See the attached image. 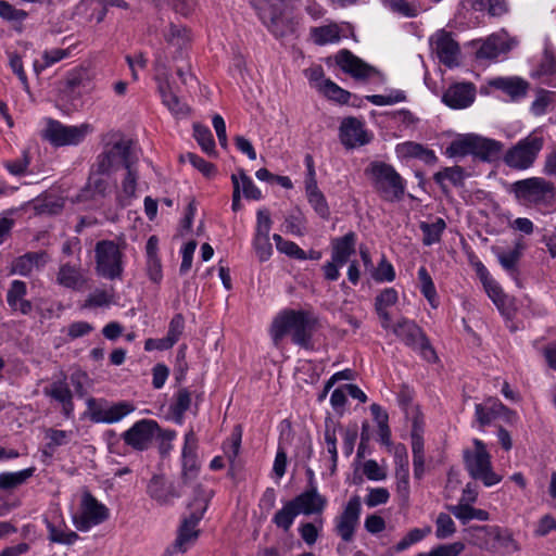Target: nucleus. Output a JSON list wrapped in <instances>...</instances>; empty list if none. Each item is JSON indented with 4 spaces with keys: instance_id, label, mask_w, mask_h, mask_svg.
Returning <instances> with one entry per match:
<instances>
[{
    "instance_id": "f257e3e1",
    "label": "nucleus",
    "mask_w": 556,
    "mask_h": 556,
    "mask_svg": "<svg viewBox=\"0 0 556 556\" xmlns=\"http://www.w3.org/2000/svg\"><path fill=\"white\" fill-rule=\"evenodd\" d=\"M316 324V317L307 311L283 309L274 318L269 332L275 346L291 334L294 344L309 349Z\"/></svg>"
},
{
    "instance_id": "f03ea898",
    "label": "nucleus",
    "mask_w": 556,
    "mask_h": 556,
    "mask_svg": "<svg viewBox=\"0 0 556 556\" xmlns=\"http://www.w3.org/2000/svg\"><path fill=\"white\" fill-rule=\"evenodd\" d=\"M507 191L525 207H546L555 200V185L543 177H529L509 185Z\"/></svg>"
},
{
    "instance_id": "7ed1b4c3",
    "label": "nucleus",
    "mask_w": 556,
    "mask_h": 556,
    "mask_svg": "<svg viewBox=\"0 0 556 556\" xmlns=\"http://www.w3.org/2000/svg\"><path fill=\"white\" fill-rule=\"evenodd\" d=\"M378 195L387 202H399L405 194L406 185L395 168L384 162H371L365 169Z\"/></svg>"
},
{
    "instance_id": "20e7f679",
    "label": "nucleus",
    "mask_w": 556,
    "mask_h": 556,
    "mask_svg": "<svg viewBox=\"0 0 556 556\" xmlns=\"http://www.w3.org/2000/svg\"><path fill=\"white\" fill-rule=\"evenodd\" d=\"M124 247L113 240H100L94 247L96 274L108 280H121L124 274Z\"/></svg>"
},
{
    "instance_id": "39448f33",
    "label": "nucleus",
    "mask_w": 556,
    "mask_h": 556,
    "mask_svg": "<svg viewBox=\"0 0 556 556\" xmlns=\"http://www.w3.org/2000/svg\"><path fill=\"white\" fill-rule=\"evenodd\" d=\"M544 147V138L534 132L520 139L503 155L504 163L513 169L526 170L533 166Z\"/></svg>"
},
{
    "instance_id": "423d86ee",
    "label": "nucleus",
    "mask_w": 556,
    "mask_h": 556,
    "mask_svg": "<svg viewBox=\"0 0 556 556\" xmlns=\"http://www.w3.org/2000/svg\"><path fill=\"white\" fill-rule=\"evenodd\" d=\"M137 161L132 141L122 137L114 143L108 144L105 150L97 156L94 164L101 173L112 174L119 167L135 166Z\"/></svg>"
},
{
    "instance_id": "0eeeda50",
    "label": "nucleus",
    "mask_w": 556,
    "mask_h": 556,
    "mask_svg": "<svg viewBox=\"0 0 556 556\" xmlns=\"http://www.w3.org/2000/svg\"><path fill=\"white\" fill-rule=\"evenodd\" d=\"M475 451H466L464 454L465 465L469 475L481 480L485 486H492L501 481V476L492 470L491 456L485 445L479 439L473 440Z\"/></svg>"
},
{
    "instance_id": "6e6552de",
    "label": "nucleus",
    "mask_w": 556,
    "mask_h": 556,
    "mask_svg": "<svg viewBox=\"0 0 556 556\" xmlns=\"http://www.w3.org/2000/svg\"><path fill=\"white\" fill-rule=\"evenodd\" d=\"M393 333L408 348L418 351L428 362H435L437 354L424 330L413 320L401 318L392 327Z\"/></svg>"
},
{
    "instance_id": "1a4fd4ad",
    "label": "nucleus",
    "mask_w": 556,
    "mask_h": 556,
    "mask_svg": "<svg viewBox=\"0 0 556 556\" xmlns=\"http://www.w3.org/2000/svg\"><path fill=\"white\" fill-rule=\"evenodd\" d=\"M90 132L92 127L87 123L67 126L59 121L49 119L42 136L52 146L64 147L79 144Z\"/></svg>"
},
{
    "instance_id": "9d476101",
    "label": "nucleus",
    "mask_w": 556,
    "mask_h": 556,
    "mask_svg": "<svg viewBox=\"0 0 556 556\" xmlns=\"http://www.w3.org/2000/svg\"><path fill=\"white\" fill-rule=\"evenodd\" d=\"M362 501L358 495L352 496L343 506L342 511L333 519V532L343 542L351 543L359 525Z\"/></svg>"
},
{
    "instance_id": "9b49d317",
    "label": "nucleus",
    "mask_w": 556,
    "mask_h": 556,
    "mask_svg": "<svg viewBox=\"0 0 556 556\" xmlns=\"http://www.w3.org/2000/svg\"><path fill=\"white\" fill-rule=\"evenodd\" d=\"M334 59L337 65L355 80L368 81L372 79H383L379 70L366 63L348 49L340 50Z\"/></svg>"
},
{
    "instance_id": "f8f14e48",
    "label": "nucleus",
    "mask_w": 556,
    "mask_h": 556,
    "mask_svg": "<svg viewBox=\"0 0 556 556\" xmlns=\"http://www.w3.org/2000/svg\"><path fill=\"white\" fill-rule=\"evenodd\" d=\"M161 428L153 419H141L135 422L126 430L122 438L126 445L136 451H146L152 443L154 438L160 434Z\"/></svg>"
},
{
    "instance_id": "ddd939ff",
    "label": "nucleus",
    "mask_w": 556,
    "mask_h": 556,
    "mask_svg": "<svg viewBox=\"0 0 556 556\" xmlns=\"http://www.w3.org/2000/svg\"><path fill=\"white\" fill-rule=\"evenodd\" d=\"M87 408L90 419L93 422L114 424L130 414L135 407L128 402H118L109 405L106 402H99L94 397L87 400Z\"/></svg>"
},
{
    "instance_id": "4468645a",
    "label": "nucleus",
    "mask_w": 556,
    "mask_h": 556,
    "mask_svg": "<svg viewBox=\"0 0 556 556\" xmlns=\"http://www.w3.org/2000/svg\"><path fill=\"white\" fill-rule=\"evenodd\" d=\"M432 51L441 63L447 67L457 66L459 63L460 48L452 34L440 29L430 38Z\"/></svg>"
},
{
    "instance_id": "2eb2a0df",
    "label": "nucleus",
    "mask_w": 556,
    "mask_h": 556,
    "mask_svg": "<svg viewBox=\"0 0 556 556\" xmlns=\"http://www.w3.org/2000/svg\"><path fill=\"white\" fill-rule=\"evenodd\" d=\"M108 517L109 509L90 493H85L81 498V513L78 518H75V525L78 530L87 531L105 521Z\"/></svg>"
},
{
    "instance_id": "dca6fc26",
    "label": "nucleus",
    "mask_w": 556,
    "mask_h": 556,
    "mask_svg": "<svg viewBox=\"0 0 556 556\" xmlns=\"http://www.w3.org/2000/svg\"><path fill=\"white\" fill-rule=\"evenodd\" d=\"M206 511L205 500L201 502L198 510L190 511L189 516L182 520L179 527L178 535L174 544V548L178 552H186L198 539V523Z\"/></svg>"
},
{
    "instance_id": "f3484780",
    "label": "nucleus",
    "mask_w": 556,
    "mask_h": 556,
    "mask_svg": "<svg viewBox=\"0 0 556 556\" xmlns=\"http://www.w3.org/2000/svg\"><path fill=\"white\" fill-rule=\"evenodd\" d=\"M147 493L151 500L161 506H170L175 500L181 496L178 485L163 475H154L150 479Z\"/></svg>"
},
{
    "instance_id": "a211bd4d",
    "label": "nucleus",
    "mask_w": 556,
    "mask_h": 556,
    "mask_svg": "<svg viewBox=\"0 0 556 556\" xmlns=\"http://www.w3.org/2000/svg\"><path fill=\"white\" fill-rule=\"evenodd\" d=\"M339 138L346 149H355L369 143L372 139L362 121L356 117L344 118L339 128Z\"/></svg>"
},
{
    "instance_id": "6ab92c4d",
    "label": "nucleus",
    "mask_w": 556,
    "mask_h": 556,
    "mask_svg": "<svg viewBox=\"0 0 556 556\" xmlns=\"http://www.w3.org/2000/svg\"><path fill=\"white\" fill-rule=\"evenodd\" d=\"M197 448L198 443L194 432H187L181 453V479L185 485L192 484L199 475Z\"/></svg>"
},
{
    "instance_id": "aec40b11",
    "label": "nucleus",
    "mask_w": 556,
    "mask_h": 556,
    "mask_svg": "<svg viewBox=\"0 0 556 556\" xmlns=\"http://www.w3.org/2000/svg\"><path fill=\"white\" fill-rule=\"evenodd\" d=\"M110 175L111 173H101L94 164L91 168L88 181L79 194L80 199L87 201L108 197L114 188L109 180Z\"/></svg>"
},
{
    "instance_id": "412c9836",
    "label": "nucleus",
    "mask_w": 556,
    "mask_h": 556,
    "mask_svg": "<svg viewBox=\"0 0 556 556\" xmlns=\"http://www.w3.org/2000/svg\"><path fill=\"white\" fill-rule=\"evenodd\" d=\"M476 99V86L472 83H456L450 86L442 96L448 108L462 110L470 106Z\"/></svg>"
},
{
    "instance_id": "4be33fe9",
    "label": "nucleus",
    "mask_w": 556,
    "mask_h": 556,
    "mask_svg": "<svg viewBox=\"0 0 556 556\" xmlns=\"http://www.w3.org/2000/svg\"><path fill=\"white\" fill-rule=\"evenodd\" d=\"M299 514L303 515H320L326 505L327 498L318 493L317 488H308L293 500H291Z\"/></svg>"
},
{
    "instance_id": "5701e85b",
    "label": "nucleus",
    "mask_w": 556,
    "mask_h": 556,
    "mask_svg": "<svg viewBox=\"0 0 556 556\" xmlns=\"http://www.w3.org/2000/svg\"><path fill=\"white\" fill-rule=\"evenodd\" d=\"M157 81V90L162 98L163 104L175 116H187L189 113L188 106L172 91L169 84V76L167 73L157 74L155 77Z\"/></svg>"
},
{
    "instance_id": "b1692460",
    "label": "nucleus",
    "mask_w": 556,
    "mask_h": 556,
    "mask_svg": "<svg viewBox=\"0 0 556 556\" xmlns=\"http://www.w3.org/2000/svg\"><path fill=\"white\" fill-rule=\"evenodd\" d=\"M257 15L262 23L276 37H283L291 31L290 24L283 18L278 8L274 5L257 7Z\"/></svg>"
},
{
    "instance_id": "393cba45",
    "label": "nucleus",
    "mask_w": 556,
    "mask_h": 556,
    "mask_svg": "<svg viewBox=\"0 0 556 556\" xmlns=\"http://www.w3.org/2000/svg\"><path fill=\"white\" fill-rule=\"evenodd\" d=\"M43 394L59 402L62 406V413L65 418L73 417L74 402L73 393L66 382V378L53 381L49 387L43 389Z\"/></svg>"
},
{
    "instance_id": "a878e982",
    "label": "nucleus",
    "mask_w": 556,
    "mask_h": 556,
    "mask_svg": "<svg viewBox=\"0 0 556 556\" xmlns=\"http://www.w3.org/2000/svg\"><path fill=\"white\" fill-rule=\"evenodd\" d=\"M357 236L354 231H349L342 237L331 240V258L342 265H345L352 255L356 252Z\"/></svg>"
},
{
    "instance_id": "bb28decb",
    "label": "nucleus",
    "mask_w": 556,
    "mask_h": 556,
    "mask_svg": "<svg viewBox=\"0 0 556 556\" xmlns=\"http://www.w3.org/2000/svg\"><path fill=\"white\" fill-rule=\"evenodd\" d=\"M397 301L399 294L394 288H386L376 296L375 311L383 329L391 328V316L388 308L395 305Z\"/></svg>"
},
{
    "instance_id": "cd10ccee",
    "label": "nucleus",
    "mask_w": 556,
    "mask_h": 556,
    "mask_svg": "<svg viewBox=\"0 0 556 556\" xmlns=\"http://www.w3.org/2000/svg\"><path fill=\"white\" fill-rule=\"evenodd\" d=\"M504 144L495 139L476 135L473 156L483 162H494L503 154Z\"/></svg>"
},
{
    "instance_id": "c85d7f7f",
    "label": "nucleus",
    "mask_w": 556,
    "mask_h": 556,
    "mask_svg": "<svg viewBox=\"0 0 556 556\" xmlns=\"http://www.w3.org/2000/svg\"><path fill=\"white\" fill-rule=\"evenodd\" d=\"M490 85L497 90L503 91L513 100L520 99L527 94L529 84L519 77H497Z\"/></svg>"
},
{
    "instance_id": "c756f323",
    "label": "nucleus",
    "mask_w": 556,
    "mask_h": 556,
    "mask_svg": "<svg viewBox=\"0 0 556 556\" xmlns=\"http://www.w3.org/2000/svg\"><path fill=\"white\" fill-rule=\"evenodd\" d=\"M26 283L22 280H13L7 293V302L14 311H20L22 314L27 315L30 313L33 305L28 300H25Z\"/></svg>"
},
{
    "instance_id": "7c9ffc66",
    "label": "nucleus",
    "mask_w": 556,
    "mask_h": 556,
    "mask_svg": "<svg viewBox=\"0 0 556 556\" xmlns=\"http://www.w3.org/2000/svg\"><path fill=\"white\" fill-rule=\"evenodd\" d=\"M56 281L70 289H80L86 283L80 265L63 264L60 266Z\"/></svg>"
},
{
    "instance_id": "2f4dec72",
    "label": "nucleus",
    "mask_w": 556,
    "mask_h": 556,
    "mask_svg": "<svg viewBox=\"0 0 556 556\" xmlns=\"http://www.w3.org/2000/svg\"><path fill=\"white\" fill-rule=\"evenodd\" d=\"M305 193L309 205L316 214L327 220L330 217V208L324 193L319 190L317 184L305 186Z\"/></svg>"
},
{
    "instance_id": "473e14b6",
    "label": "nucleus",
    "mask_w": 556,
    "mask_h": 556,
    "mask_svg": "<svg viewBox=\"0 0 556 556\" xmlns=\"http://www.w3.org/2000/svg\"><path fill=\"white\" fill-rule=\"evenodd\" d=\"M476 135L467 134L453 140L446 148L445 154L450 157H464L473 155Z\"/></svg>"
},
{
    "instance_id": "72a5a7b5",
    "label": "nucleus",
    "mask_w": 556,
    "mask_h": 556,
    "mask_svg": "<svg viewBox=\"0 0 556 556\" xmlns=\"http://www.w3.org/2000/svg\"><path fill=\"white\" fill-rule=\"evenodd\" d=\"M522 244L520 242H516L514 249L510 251H503L500 248H493L492 250L495 253L501 266L509 274H516L517 265L522 255Z\"/></svg>"
},
{
    "instance_id": "f704fd0d",
    "label": "nucleus",
    "mask_w": 556,
    "mask_h": 556,
    "mask_svg": "<svg viewBox=\"0 0 556 556\" xmlns=\"http://www.w3.org/2000/svg\"><path fill=\"white\" fill-rule=\"evenodd\" d=\"M35 471V467H29L20 471L0 473V490L10 491L25 484Z\"/></svg>"
},
{
    "instance_id": "c9c22d12",
    "label": "nucleus",
    "mask_w": 556,
    "mask_h": 556,
    "mask_svg": "<svg viewBox=\"0 0 556 556\" xmlns=\"http://www.w3.org/2000/svg\"><path fill=\"white\" fill-rule=\"evenodd\" d=\"M448 510L464 525L472 519L480 521L489 520V513L483 509H478L469 504H462L448 506Z\"/></svg>"
},
{
    "instance_id": "e433bc0d",
    "label": "nucleus",
    "mask_w": 556,
    "mask_h": 556,
    "mask_svg": "<svg viewBox=\"0 0 556 556\" xmlns=\"http://www.w3.org/2000/svg\"><path fill=\"white\" fill-rule=\"evenodd\" d=\"M419 228L424 235L422 243L429 247L441 240L446 224L443 218L438 217L433 223L421 222Z\"/></svg>"
},
{
    "instance_id": "4c0bfd02",
    "label": "nucleus",
    "mask_w": 556,
    "mask_h": 556,
    "mask_svg": "<svg viewBox=\"0 0 556 556\" xmlns=\"http://www.w3.org/2000/svg\"><path fill=\"white\" fill-rule=\"evenodd\" d=\"M311 35L318 46L334 43L340 40V29L336 24L315 27L311 30Z\"/></svg>"
},
{
    "instance_id": "58836bf2",
    "label": "nucleus",
    "mask_w": 556,
    "mask_h": 556,
    "mask_svg": "<svg viewBox=\"0 0 556 556\" xmlns=\"http://www.w3.org/2000/svg\"><path fill=\"white\" fill-rule=\"evenodd\" d=\"M241 438L242 431L239 426H237L231 432L230 437L224 442L223 450L225 456L227 457L230 470H233L236 467V460L239 455L240 446H241Z\"/></svg>"
},
{
    "instance_id": "ea45409f",
    "label": "nucleus",
    "mask_w": 556,
    "mask_h": 556,
    "mask_svg": "<svg viewBox=\"0 0 556 556\" xmlns=\"http://www.w3.org/2000/svg\"><path fill=\"white\" fill-rule=\"evenodd\" d=\"M476 11H486L491 16H502L508 12L506 0H468Z\"/></svg>"
},
{
    "instance_id": "a19ab883",
    "label": "nucleus",
    "mask_w": 556,
    "mask_h": 556,
    "mask_svg": "<svg viewBox=\"0 0 556 556\" xmlns=\"http://www.w3.org/2000/svg\"><path fill=\"white\" fill-rule=\"evenodd\" d=\"M298 515H300L299 510H296L293 503L289 501L274 515L273 522L277 528L287 532L292 527Z\"/></svg>"
},
{
    "instance_id": "79ce46f5",
    "label": "nucleus",
    "mask_w": 556,
    "mask_h": 556,
    "mask_svg": "<svg viewBox=\"0 0 556 556\" xmlns=\"http://www.w3.org/2000/svg\"><path fill=\"white\" fill-rule=\"evenodd\" d=\"M41 260V254L30 252L17 257L12 264V274L28 276L33 269L38 266Z\"/></svg>"
},
{
    "instance_id": "37998d69",
    "label": "nucleus",
    "mask_w": 556,
    "mask_h": 556,
    "mask_svg": "<svg viewBox=\"0 0 556 556\" xmlns=\"http://www.w3.org/2000/svg\"><path fill=\"white\" fill-rule=\"evenodd\" d=\"M191 405V392L187 388H180L175 394V401L170 405V412L176 421L181 422L186 412Z\"/></svg>"
},
{
    "instance_id": "c03bdc74",
    "label": "nucleus",
    "mask_w": 556,
    "mask_h": 556,
    "mask_svg": "<svg viewBox=\"0 0 556 556\" xmlns=\"http://www.w3.org/2000/svg\"><path fill=\"white\" fill-rule=\"evenodd\" d=\"M505 42L497 36H490L478 49V59H496L505 51Z\"/></svg>"
},
{
    "instance_id": "a18cd8bd",
    "label": "nucleus",
    "mask_w": 556,
    "mask_h": 556,
    "mask_svg": "<svg viewBox=\"0 0 556 556\" xmlns=\"http://www.w3.org/2000/svg\"><path fill=\"white\" fill-rule=\"evenodd\" d=\"M464 178L465 172L460 166L444 167L433 176L434 181L440 185L443 190L445 189V180L451 181L454 186L457 187L463 185Z\"/></svg>"
},
{
    "instance_id": "49530a36",
    "label": "nucleus",
    "mask_w": 556,
    "mask_h": 556,
    "mask_svg": "<svg viewBox=\"0 0 556 556\" xmlns=\"http://www.w3.org/2000/svg\"><path fill=\"white\" fill-rule=\"evenodd\" d=\"M431 533V527L427 526L425 528H414L410 529L405 536H403L395 545V551L397 553L404 552L413 544H416L422 541L428 534Z\"/></svg>"
},
{
    "instance_id": "de8ad7c7",
    "label": "nucleus",
    "mask_w": 556,
    "mask_h": 556,
    "mask_svg": "<svg viewBox=\"0 0 556 556\" xmlns=\"http://www.w3.org/2000/svg\"><path fill=\"white\" fill-rule=\"evenodd\" d=\"M167 42L178 49L187 48L191 41L190 33L186 27L172 24L166 34Z\"/></svg>"
},
{
    "instance_id": "09e8293b",
    "label": "nucleus",
    "mask_w": 556,
    "mask_h": 556,
    "mask_svg": "<svg viewBox=\"0 0 556 556\" xmlns=\"http://www.w3.org/2000/svg\"><path fill=\"white\" fill-rule=\"evenodd\" d=\"M71 55V48L67 49H51L47 50L42 53V63L35 62L34 67L36 72H41L47 67L60 62Z\"/></svg>"
},
{
    "instance_id": "8fccbe9b",
    "label": "nucleus",
    "mask_w": 556,
    "mask_h": 556,
    "mask_svg": "<svg viewBox=\"0 0 556 556\" xmlns=\"http://www.w3.org/2000/svg\"><path fill=\"white\" fill-rule=\"evenodd\" d=\"M319 92L329 100L336 101L340 104L348 103L351 98V93L348 90L341 88L331 79H327V81L323 84Z\"/></svg>"
},
{
    "instance_id": "3c124183",
    "label": "nucleus",
    "mask_w": 556,
    "mask_h": 556,
    "mask_svg": "<svg viewBox=\"0 0 556 556\" xmlns=\"http://www.w3.org/2000/svg\"><path fill=\"white\" fill-rule=\"evenodd\" d=\"M274 241L276 242L277 250L286 255L293 257L295 260L304 261L306 260V252L301 249L295 242L285 240L280 235L275 233L273 236Z\"/></svg>"
},
{
    "instance_id": "603ef678",
    "label": "nucleus",
    "mask_w": 556,
    "mask_h": 556,
    "mask_svg": "<svg viewBox=\"0 0 556 556\" xmlns=\"http://www.w3.org/2000/svg\"><path fill=\"white\" fill-rule=\"evenodd\" d=\"M193 132L195 140L205 153L212 154L215 152V141L211 130L206 126L194 124Z\"/></svg>"
},
{
    "instance_id": "864d4df0",
    "label": "nucleus",
    "mask_w": 556,
    "mask_h": 556,
    "mask_svg": "<svg viewBox=\"0 0 556 556\" xmlns=\"http://www.w3.org/2000/svg\"><path fill=\"white\" fill-rule=\"evenodd\" d=\"M418 279L420 281V292L435 307L437 290L426 267L421 266L418 269Z\"/></svg>"
},
{
    "instance_id": "5fc2aeb1",
    "label": "nucleus",
    "mask_w": 556,
    "mask_h": 556,
    "mask_svg": "<svg viewBox=\"0 0 556 556\" xmlns=\"http://www.w3.org/2000/svg\"><path fill=\"white\" fill-rule=\"evenodd\" d=\"M49 540L54 543L72 545L78 540V534L74 531L58 528L52 523H48Z\"/></svg>"
},
{
    "instance_id": "6e6d98bb",
    "label": "nucleus",
    "mask_w": 556,
    "mask_h": 556,
    "mask_svg": "<svg viewBox=\"0 0 556 556\" xmlns=\"http://www.w3.org/2000/svg\"><path fill=\"white\" fill-rule=\"evenodd\" d=\"M556 93L548 90H540L531 104V112L535 116L544 115L547 108L555 101Z\"/></svg>"
},
{
    "instance_id": "4d7b16f0",
    "label": "nucleus",
    "mask_w": 556,
    "mask_h": 556,
    "mask_svg": "<svg viewBox=\"0 0 556 556\" xmlns=\"http://www.w3.org/2000/svg\"><path fill=\"white\" fill-rule=\"evenodd\" d=\"M456 532V527L450 515L440 513L435 520V535L443 540L452 536Z\"/></svg>"
},
{
    "instance_id": "13d9d810",
    "label": "nucleus",
    "mask_w": 556,
    "mask_h": 556,
    "mask_svg": "<svg viewBox=\"0 0 556 556\" xmlns=\"http://www.w3.org/2000/svg\"><path fill=\"white\" fill-rule=\"evenodd\" d=\"M306 219L301 211L288 215L285 219L287 232L293 236H303L305 231Z\"/></svg>"
},
{
    "instance_id": "bf43d9fd",
    "label": "nucleus",
    "mask_w": 556,
    "mask_h": 556,
    "mask_svg": "<svg viewBox=\"0 0 556 556\" xmlns=\"http://www.w3.org/2000/svg\"><path fill=\"white\" fill-rule=\"evenodd\" d=\"M366 100L371 104L382 106V105H391L399 102H403L406 100V96L401 90H392L388 94H371L367 96Z\"/></svg>"
},
{
    "instance_id": "052dcab7",
    "label": "nucleus",
    "mask_w": 556,
    "mask_h": 556,
    "mask_svg": "<svg viewBox=\"0 0 556 556\" xmlns=\"http://www.w3.org/2000/svg\"><path fill=\"white\" fill-rule=\"evenodd\" d=\"M371 277L377 282H391L395 279V270L386 256H382L378 266L372 270Z\"/></svg>"
},
{
    "instance_id": "680f3d73",
    "label": "nucleus",
    "mask_w": 556,
    "mask_h": 556,
    "mask_svg": "<svg viewBox=\"0 0 556 556\" xmlns=\"http://www.w3.org/2000/svg\"><path fill=\"white\" fill-rule=\"evenodd\" d=\"M392 12L405 17H415L418 14V8L406 0H382Z\"/></svg>"
},
{
    "instance_id": "e2e57ef3",
    "label": "nucleus",
    "mask_w": 556,
    "mask_h": 556,
    "mask_svg": "<svg viewBox=\"0 0 556 556\" xmlns=\"http://www.w3.org/2000/svg\"><path fill=\"white\" fill-rule=\"evenodd\" d=\"M27 12L16 9L5 0H0V17L7 22H23L27 17Z\"/></svg>"
},
{
    "instance_id": "0e129e2a",
    "label": "nucleus",
    "mask_w": 556,
    "mask_h": 556,
    "mask_svg": "<svg viewBox=\"0 0 556 556\" xmlns=\"http://www.w3.org/2000/svg\"><path fill=\"white\" fill-rule=\"evenodd\" d=\"M181 162L188 161L194 168H197L199 172H201L204 176L210 177L214 172L215 167L212 163L206 162L201 156L188 152L185 155L180 156Z\"/></svg>"
},
{
    "instance_id": "69168bd1",
    "label": "nucleus",
    "mask_w": 556,
    "mask_h": 556,
    "mask_svg": "<svg viewBox=\"0 0 556 556\" xmlns=\"http://www.w3.org/2000/svg\"><path fill=\"white\" fill-rule=\"evenodd\" d=\"M185 330V317L182 314L178 313L173 316L168 324V330L166 338L175 345L180 337L182 336Z\"/></svg>"
},
{
    "instance_id": "338daca9",
    "label": "nucleus",
    "mask_w": 556,
    "mask_h": 556,
    "mask_svg": "<svg viewBox=\"0 0 556 556\" xmlns=\"http://www.w3.org/2000/svg\"><path fill=\"white\" fill-rule=\"evenodd\" d=\"M318 522L319 526L312 522H305L299 528L300 536L307 545H314L319 536V531L323 528V519L320 518Z\"/></svg>"
},
{
    "instance_id": "774afa93",
    "label": "nucleus",
    "mask_w": 556,
    "mask_h": 556,
    "mask_svg": "<svg viewBox=\"0 0 556 556\" xmlns=\"http://www.w3.org/2000/svg\"><path fill=\"white\" fill-rule=\"evenodd\" d=\"M239 184L242 188L243 195L247 199L260 200L262 198L261 190L255 186L253 180L244 173L243 169L239 172Z\"/></svg>"
}]
</instances>
